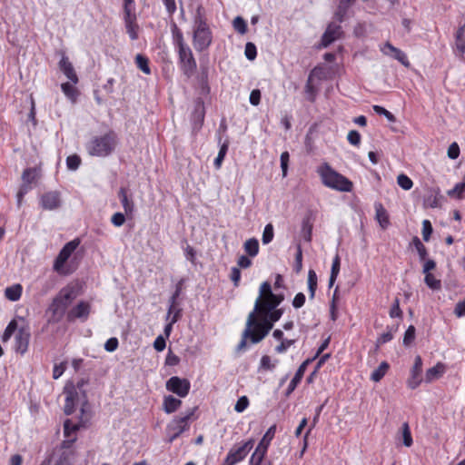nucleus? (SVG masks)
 Listing matches in <instances>:
<instances>
[{
	"label": "nucleus",
	"instance_id": "nucleus-1",
	"mask_svg": "<svg viewBox=\"0 0 465 465\" xmlns=\"http://www.w3.org/2000/svg\"><path fill=\"white\" fill-rule=\"evenodd\" d=\"M260 306V302H255L253 310L249 313L241 341L235 348L236 352L245 351L248 341L252 344L261 342L273 328L274 322L265 314H261Z\"/></svg>",
	"mask_w": 465,
	"mask_h": 465
},
{
	"label": "nucleus",
	"instance_id": "nucleus-2",
	"mask_svg": "<svg viewBox=\"0 0 465 465\" xmlns=\"http://www.w3.org/2000/svg\"><path fill=\"white\" fill-rule=\"evenodd\" d=\"M76 297L77 292L74 286L67 285L62 288L53 298L46 310V314L48 315L47 323L56 324L60 322L65 313H67V308Z\"/></svg>",
	"mask_w": 465,
	"mask_h": 465
},
{
	"label": "nucleus",
	"instance_id": "nucleus-3",
	"mask_svg": "<svg viewBox=\"0 0 465 465\" xmlns=\"http://www.w3.org/2000/svg\"><path fill=\"white\" fill-rule=\"evenodd\" d=\"M212 32L206 22L205 10L203 5H198L193 15V40L195 50L203 51L212 43Z\"/></svg>",
	"mask_w": 465,
	"mask_h": 465
},
{
	"label": "nucleus",
	"instance_id": "nucleus-4",
	"mask_svg": "<svg viewBox=\"0 0 465 465\" xmlns=\"http://www.w3.org/2000/svg\"><path fill=\"white\" fill-rule=\"evenodd\" d=\"M322 183L331 189L342 193H350L353 183L347 177L335 171L328 163H323L317 168Z\"/></svg>",
	"mask_w": 465,
	"mask_h": 465
},
{
	"label": "nucleus",
	"instance_id": "nucleus-5",
	"mask_svg": "<svg viewBox=\"0 0 465 465\" xmlns=\"http://www.w3.org/2000/svg\"><path fill=\"white\" fill-rule=\"evenodd\" d=\"M58 68L68 80L61 84L63 94L72 104H76L81 92L76 86L79 84V77L73 64L69 60H59Z\"/></svg>",
	"mask_w": 465,
	"mask_h": 465
},
{
	"label": "nucleus",
	"instance_id": "nucleus-6",
	"mask_svg": "<svg viewBox=\"0 0 465 465\" xmlns=\"http://www.w3.org/2000/svg\"><path fill=\"white\" fill-rule=\"evenodd\" d=\"M118 143V136L114 130H109L101 136L94 137L87 144V151L90 155L106 157L115 149Z\"/></svg>",
	"mask_w": 465,
	"mask_h": 465
},
{
	"label": "nucleus",
	"instance_id": "nucleus-7",
	"mask_svg": "<svg viewBox=\"0 0 465 465\" xmlns=\"http://www.w3.org/2000/svg\"><path fill=\"white\" fill-rule=\"evenodd\" d=\"M198 410V407H193L189 410L185 415L179 417L175 416L171 422L167 425L166 430L168 434V442L172 443L177 438L181 436L184 431L190 429L189 421L194 420L197 419L195 416V412Z\"/></svg>",
	"mask_w": 465,
	"mask_h": 465
},
{
	"label": "nucleus",
	"instance_id": "nucleus-8",
	"mask_svg": "<svg viewBox=\"0 0 465 465\" xmlns=\"http://www.w3.org/2000/svg\"><path fill=\"white\" fill-rule=\"evenodd\" d=\"M283 300L284 295L282 293H273L271 283L269 282H263L260 286V294L255 302H260L261 306L272 311V309L278 308Z\"/></svg>",
	"mask_w": 465,
	"mask_h": 465
},
{
	"label": "nucleus",
	"instance_id": "nucleus-9",
	"mask_svg": "<svg viewBox=\"0 0 465 465\" xmlns=\"http://www.w3.org/2000/svg\"><path fill=\"white\" fill-rule=\"evenodd\" d=\"M81 241L79 238H75L68 242H66L63 248L60 250L58 255L56 256L54 262V271L62 275H66L71 273L72 272L69 270H64V264L71 257L73 252L77 249L80 245Z\"/></svg>",
	"mask_w": 465,
	"mask_h": 465
},
{
	"label": "nucleus",
	"instance_id": "nucleus-10",
	"mask_svg": "<svg viewBox=\"0 0 465 465\" xmlns=\"http://www.w3.org/2000/svg\"><path fill=\"white\" fill-rule=\"evenodd\" d=\"M134 0H124V20L126 32L132 40L138 38L139 25L136 22Z\"/></svg>",
	"mask_w": 465,
	"mask_h": 465
},
{
	"label": "nucleus",
	"instance_id": "nucleus-11",
	"mask_svg": "<svg viewBox=\"0 0 465 465\" xmlns=\"http://www.w3.org/2000/svg\"><path fill=\"white\" fill-rule=\"evenodd\" d=\"M254 440L250 439L247 441L234 445L228 452L223 465H235L243 460L251 450L253 448Z\"/></svg>",
	"mask_w": 465,
	"mask_h": 465
},
{
	"label": "nucleus",
	"instance_id": "nucleus-12",
	"mask_svg": "<svg viewBox=\"0 0 465 465\" xmlns=\"http://www.w3.org/2000/svg\"><path fill=\"white\" fill-rule=\"evenodd\" d=\"M168 391L176 394L180 398L186 397L191 389V382L186 378L172 376L165 383Z\"/></svg>",
	"mask_w": 465,
	"mask_h": 465
},
{
	"label": "nucleus",
	"instance_id": "nucleus-13",
	"mask_svg": "<svg viewBox=\"0 0 465 465\" xmlns=\"http://www.w3.org/2000/svg\"><path fill=\"white\" fill-rule=\"evenodd\" d=\"M205 118V106L203 98L194 100L193 111L191 114L192 130L196 134L203 127Z\"/></svg>",
	"mask_w": 465,
	"mask_h": 465
},
{
	"label": "nucleus",
	"instance_id": "nucleus-14",
	"mask_svg": "<svg viewBox=\"0 0 465 465\" xmlns=\"http://www.w3.org/2000/svg\"><path fill=\"white\" fill-rule=\"evenodd\" d=\"M91 304L85 301H80L75 306L69 310L66 313V321L68 322H74L79 319L82 322H85L91 313Z\"/></svg>",
	"mask_w": 465,
	"mask_h": 465
},
{
	"label": "nucleus",
	"instance_id": "nucleus-15",
	"mask_svg": "<svg viewBox=\"0 0 465 465\" xmlns=\"http://www.w3.org/2000/svg\"><path fill=\"white\" fill-rule=\"evenodd\" d=\"M31 333L28 326L20 327L15 337V351L17 353L25 354L29 346Z\"/></svg>",
	"mask_w": 465,
	"mask_h": 465
},
{
	"label": "nucleus",
	"instance_id": "nucleus-16",
	"mask_svg": "<svg viewBox=\"0 0 465 465\" xmlns=\"http://www.w3.org/2000/svg\"><path fill=\"white\" fill-rule=\"evenodd\" d=\"M40 205L44 210H57L62 205L61 193L50 191L43 193L40 197Z\"/></svg>",
	"mask_w": 465,
	"mask_h": 465
},
{
	"label": "nucleus",
	"instance_id": "nucleus-17",
	"mask_svg": "<svg viewBox=\"0 0 465 465\" xmlns=\"http://www.w3.org/2000/svg\"><path fill=\"white\" fill-rule=\"evenodd\" d=\"M325 63L315 66L309 74L313 79L327 80L331 79L335 74V69L331 64L334 60H325Z\"/></svg>",
	"mask_w": 465,
	"mask_h": 465
},
{
	"label": "nucleus",
	"instance_id": "nucleus-18",
	"mask_svg": "<svg viewBox=\"0 0 465 465\" xmlns=\"http://www.w3.org/2000/svg\"><path fill=\"white\" fill-rule=\"evenodd\" d=\"M342 35L341 26L340 23H330L322 36L321 45L323 47L328 46L335 40L339 39Z\"/></svg>",
	"mask_w": 465,
	"mask_h": 465
},
{
	"label": "nucleus",
	"instance_id": "nucleus-19",
	"mask_svg": "<svg viewBox=\"0 0 465 465\" xmlns=\"http://www.w3.org/2000/svg\"><path fill=\"white\" fill-rule=\"evenodd\" d=\"M421 372L422 359L420 355H417L414 359V364L411 370V375L407 381L409 388L414 390L421 383Z\"/></svg>",
	"mask_w": 465,
	"mask_h": 465
},
{
	"label": "nucleus",
	"instance_id": "nucleus-20",
	"mask_svg": "<svg viewBox=\"0 0 465 465\" xmlns=\"http://www.w3.org/2000/svg\"><path fill=\"white\" fill-rule=\"evenodd\" d=\"M64 393L66 395L64 412L65 415H71L74 413L76 406V402L78 401V392L75 387H72L69 389L67 386L64 388Z\"/></svg>",
	"mask_w": 465,
	"mask_h": 465
},
{
	"label": "nucleus",
	"instance_id": "nucleus-21",
	"mask_svg": "<svg viewBox=\"0 0 465 465\" xmlns=\"http://www.w3.org/2000/svg\"><path fill=\"white\" fill-rule=\"evenodd\" d=\"M312 361H314V358L307 359L299 366L298 370L296 371V372L294 374V377L292 379V381H291V382H290V384H289V386H288V388L286 390V392H285L286 396L291 395L294 391V390L296 389L298 384L302 380V377H303V375L305 373L307 366Z\"/></svg>",
	"mask_w": 465,
	"mask_h": 465
},
{
	"label": "nucleus",
	"instance_id": "nucleus-22",
	"mask_svg": "<svg viewBox=\"0 0 465 465\" xmlns=\"http://www.w3.org/2000/svg\"><path fill=\"white\" fill-rule=\"evenodd\" d=\"M174 42L179 51V58H193L192 51L190 47L184 44L183 34L180 31L174 34Z\"/></svg>",
	"mask_w": 465,
	"mask_h": 465
},
{
	"label": "nucleus",
	"instance_id": "nucleus-23",
	"mask_svg": "<svg viewBox=\"0 0 465 465\" xmlns=\"http://www.w3.org/2000/svg\"><path fill=\"white\" fill-rule=\"evenodd\" d=\"M118 197L123 205L125 214L132 215L134 210V203L132 199H129L127 195V189L121 187L120 190L118 191Z\"/></svg>",
	"mask_w": 465,
	"mask_h": 465
},
{
	"label": "nucleus",
	"instance_id": "nucleus-24",
	"mask_svg": "<svg viewBox=\"0 0 465 465\" xmlns=\"http://www.w3.org/2000/svg\"><path fill=\"white\" fill-rule=\"evenodd\" d=\"M182 405V401L173 397V395H167L163 397V410L167 413L171 414L175 412Z\"/></svg>",
	"mask_w": 465,
	"mask_h": 465
},
{
	"label": "nucleus",
	"instance_id": "nucleus-25",
	"mask_svg": "<svg viewBox=\"0 0 465 465\" xmlns=\"http://www.w3.org/2000/svg\"><path fill=\"white\" fill-rule=\"evenodd\" d=\"M314 79L312 76H308L307 82L304 86V94L306 100L311 103H314L316 101L318 95V87L313 83Z\"/></svg>",
	"mask_w": 465,
	"mask_h": 465
},
{
	"label": "nucleus",
	"instance_id": "nucleus-26",
	"mask_svg": "<svg viewBox=\"0 0 465 465\" xmlns=\"http://www.w3.org/2000/svg\"><path fill=\"white\" fill-rule=\"evenodd\" d=\"M313 223L311 215H307L302 222V235L305 242H311L312 238Z\"/></svg>",
	"mask_w": 465,
	"mask_h": 465
},
{
	"label": "nucleus",
	"instance_id": "nucleus-27",
	"mask_svg": "<svg viewBox=\"0 0 465 465\" xmlns=\"http://www.w3.org/2000/svg\"><path fill=\"white\" fill-rule=\"evenodd\" d=\"M355 0H340L337 10L334 14L339 23L343 22L348 9L354 4Z\"/></svg>",
	"mask_w": 465,
	"mask_h": 465
},
{
	"label": "nucleus",
	"instance_id": "nucleus-28",
	"mask_svg": "<svg viewBox=\"0 0 465 465\" xmlns=\"http://www.w3.org/2000/svg\"><path fill=\"white\" fill-rule=\"evenodd\" d=\"M275 432H276V425L273 424L267 430V431L265 432V434L263 435V437L262 438V440H260V442L258 443L256 448H259L262 450L268 451V448L271 444V441L274 438Z\"/></svg>",
	"mask_w": 465,
	"mask_h": 465
},
{
	"label": "nucleus",
	"instance_id": "nucleus-29",
	"mask_svg": "<svg viewBox=\"0 0 465 465\" xmlns=\"http://www.w3.org/2000/svg\"><path fill=\"white\" fill-rule=\"evenodd\" d=\"M266 454L267 451L256 448L254 452L251 456L249 461L250 465H265L267 463H272L271 460L265 459Z\"/></svg>",
	"mask_w": 465,
	"mask_h": 465
},
{
	"label": "nucleus",
	"instance_id": "nucleus-30",
	"mask_svg": "<svg viewBox=\"0 0 465 465\" xmlns=\"http://www.w3.org/2000/svg\"><path fill=\"white\" fill-rule=\"evenodd\" d=\"M444 369V364L441 362H438L432 368L428 369L425 376L426 381L430 382L433 380L440 378L443 374Z\"/></svg>",
	"mask_w": 465,
	"mask_h": 465
},
{
	"label": "nucleus",
	"instance_id": "nucleus-31",
	"mask_svg": "<svg viewBox=\"0 0 465 465\" xmlns=\"http://www.w3.org/2000/svg\"><path fill=\"white\" fill-rule=\"evenodd\" d=\"M376 218L380 225L385 229L388 227L390 221L387 211L384 209L381 203H375Z\"/></svg>",
	"mask_w": 465,
	"mask_h": 465
},
{
	"label": "nucleus",
	"instance_id": "nucleus-32",
	"mask_svg": "<svg viewBox=\"0 0 465 465\" xmlns=\"http://www.w3.org/2000/svg\"><path fill=\"white\" fill-rule=\"evenodd\" d=\"M381 51L386 56H390L391 58H405V54L398 48L392 46L390 43H386L382 47H381Z\"/></svg>",
	"mask_w": 465,
	"mask_h": 465
},
{
	"label": "nucleus",
	"instance_id": "nucleus-33",
	"mask_svg": "<svg viewBox=\"0 0 465 465\" xmlns=\"http://www.w3.org/2000/svg\"><path fill=\"white\" fill-rule=\"evenodd\" d=\"M317 274L314 270L310 269L308 272V290L310 293V299L313 300L317 290Z\"/></svg>",
	"mask_w": 465,
	"mask_h": 465
},
{
	"label": "nucleus",
	"instance_id": "nucleus-34",
	"mask_svg": "<svg viewBox=\"0 0 465 465\" xmlns=\"http://www.w3.org/2000/svg\"><path fill=\"white\" fill-rule=\"evenodd\" d=\"M74 450H64L59 455L54 465H74Z\"/></svg>",
	"mask_w": 465,
	"mask_h": 465
},
{
	"label": "nucleus",
	"instance_id": "nucleus-35",
	"mask_svg": "<svg viewBox=\"0 0 465 465\" xmlns=\"http://www.w3.org/2000/svg\"><path fill=\"white\" fill-rule=\"evenodd\" d=\"M390 369V365L387 361H382L377 369H375L371 374V380L378 382L380 381L387 373Z\"/></svg>",
	"mask_w": 465,
	"mask_h": 465
},
{
	"label": "nucleus",
	"instance_id": "nucleus-36",
	"mask_svg": "<svg viewBox=\"0 0 465 465\" xmlns=\"http://www.w3.org/2000/svg\"><path fill=\"white\" fill-rule=\"evenodd\" d=\"M261 314H265L271 321H272L274 323L278 322L281 317L282 316L284 310L282 308H275L272 311H269L268 309H264L262 306H260Z\"/></svg>",
	"mask_w": 465,
	"mask_h": 465
},
{
	"label": "nucleus",
	"instance_id": "nucleus-37",
	"mask_svg": "<svg viewBox=\"0 0 465 465\" xmlns=\"http://www.w3.org/2000/svg\"><path fill=\"white\" fill-rule=\"evenodd\" d=\"M5 297L12 302L18 301L22 295V287L20 284H15L7 287L5 291Z\"/></svg>",
	"mask_w": 465,
	"mask_h": 465
},
{
	"label": "nucleus",
	"instance_id": "nucleus-38",
	"mask_svg": "<svg viewBox=\"0 0 465 465\" xmlns=\"http://www.w3.org/2000/svg\"><path fill=\"white\" fill-rule=\"evenodd\" d=\"M325 406V403L318 406L315 410V415L312 419V422L310 426V428L308 429V430L306 431L305 435H304V446H303V449H302V453L306 450L307 448V438H308V435L310 434V432L312 431V430L316 426V424L318 423L319 421V418H320V415L323 410Z\"/></svg>",
	"mask_w": 465,
	"mask_h": 465
},
{
	"label": "nucleus",
	"instance_id": "nucleus-39",
	"mask_svg": "<svg viewBox=\"0 0 465 465\" xmlns=\"http://www.w3.org/2000/svg\"><path fill=\"white\" fill-rule=\"evenodd\" d=\"M464 193H465V174L463 177V181L461 183H456L455 186L451 190L448 191V195L450 197L462 199Z\"/></svg>",
	"mask_w": 465,
	"mask_h": 465
},
{
	"label": "nucleus",
	"instance_id": "nucleus-40",
	"mask_svg": "<svg viewBox=\"0 0 465 465\" xmlns=\"http://www.w3.org/2000/svg\"><path fill=\"white\" fill-rule=\"evenodd\" d=\"M244 251L252 257L259 252V242L255 238H251L244 242Z\"/></svg>",
	"mask_w": 465,
	"mask_h": 465
},
{
	"label": "nucleus",
	"instance_id": "nucleus-41",
	"mask_svg": "<svg viewBox=\"0 0 465 465\" xmlns=\"http://www.w3.org/2000/svg\"><path fill=\"white\" fill-rule=\"evenodd\" d=\"M397 326L396 327H390V326H387V331L386 332H383L382 334H381L377 341H376V347L379 348L381 345L386 343V342H389L391 341L392 339H393V334L392 332L393 331H397Z\"/></svg>",
	"mask_w": 465,
	"mask_h": 465
},
{
	"label": "nucleus",
	"instance_id": "nucleus-42",
	"mask_svg": "<svg viewBox=\"0 0 465 465\" xmlns=\"http://www.w3.org/2000/svg\"><path fill=\"white\" fill-rule=\"evenodd\" d=\"M82 427L81 423H73L70 419H66L64 422V435L65 438H70L71 434L75 433Z\"/></svg>",
	"mask_w": 465,
	"mask_h": 465
},
{
	"label": "nucleus",
	"instance_id": "nucleus-43",
	"mask_svg": "<svg viewBox=\"0 0 465 465\" xmlns=\"http://www.w3.org/2000/svg\"><path fill=\"white\" fill-rule=\"evenodd\" d=\"M412 243L418 252L420 261H425L428 256V251L425 245L421 242L419 237L415 236L412 240Z\"/></svg>",
	"mask_w": 465,
	"mask_h": 465
},
{
	"label": "nucleus",
	"instance_id": "nucleus-44",
	"mask_svg": "<svg viewBox=\"0 0 465 465\" xmlns=\"http://www.w3.org/2000/svg\"><path fill=\"white\" fill-rule=\"evenodd\" d=\"M424 282L426 285L431 289V290H440L441 288V282L440 280H438L435 278V276L432 273H424Z\"/></svg>",
	"mask_w": 465,
	"mask_h": 465
},
{
	"label": "nucleus",
	"instance_id": "nucleus-45",
	"mask_svg": "<svg viewBox=\"0 0 465 465\" xmlns=\"http://www.w3.org/2000/svg\"><path fill=\"white\" fill-rule=\"evenodd\" d=\"M37 178V173L35 168H25L22 173V180L24 183L31 184L35 183Z\"/></svg>",
	"mask_w": 465,
	"mask_h": 465
},
{
	"label": "nucleus",
	"instance_id": "nucleus-46",
	"mask_svg": "<svg viewBox=\"0 0 465 465\" xmlns=\"http://www.w3.org/2000/svg\"><path fill=\"white\" fill-rule=\"evenodd\" d=\"M182 69L183 70L184 74L190 77L194 71L196 70V61L195 60H180Z\"/></svg>",
	"mask_w": 465,
	"mask_h": 465
},
{
	"label": "nucleus",
	"instance_id": "nucleus-47",
	"mask_svg": "<svg viewBox=\"0 0 465 465\" xmlns=\"http://www.w3.org/2000/svg\"><path fill=\"white\" fill-rule=\"evenodd\" d=\"M302 269V249L300 243L296 245L295 261L293 265V271L299 273Z\"/></svg>",
	"mask_w": 465,
	"mask_h": 465
},
{
	"label": "nucleus",
	"instance_id": "nucleus-48",
	"mask_svg": "<svg viewBox=\"0 0 465 465\" xmlns=\"http://www.w3.org/2000/svg\"><path fill=\"white\" fill-rule=\"evenodd\" d=\"M17 330V322H15V320H12L6 326L2 335V341H7Z\"/></svg>",
	"mask_w": 465,
	"mask_h": 465
},
{
	"label": "nucleus",
	"instance_id": "nucleus-49",
	"mask_svg": "<svg viewBox=\"0 0 465 465\" xmlns=\"http://www.w3.org/2000/svg\"><path fill=\"white\" fill-rule=\"evenodd\" d=\"M416 337V329L413 325H410L408 329L406 330L404 336H403V345L404 346H410Z\"/></svg>",
	"mask_w": 465,
	"mask_h": 465
},
{
	"label": "nucleus",
	"instance_id": "nucleus-50",
	"mask_svg": "<svg viewBox=\"0 0 465 465\" xmlns=\"http://www.w3.org/2000/svg\"><path fill=\"white\" fill-rule=\"evenodd\" d=\"M82 163L81 157L78 154H72L66 158V166L71 171H75L79 168Z\"/></svg>",
	"mask_w": 465,
	"mask_h": 465
},
{
	"label": "nucleus",
	"instance_id": "nucleus-51",
	"mask_svg": "<svg viewBox=\"0 0 465 465\" xmlns=\"http://www.w3.org/2000/svg\"><path fill=\"white\" fill-rule=\"evenodd\" d=\"M403 444L406 447H411L413 443L410 426L407 422H404L401 426Z\"/></svg>",
	"mask_w": 465,
	"mask_h": 465
},
{
	"label": "nucleus",
	"instance_id": "nucleus-52",
	"mask_svg": "<svg viewBox=\"0 0 465 465\" xmlns=\"http://www.w3.org/2000/svg\"><path fill=\"white\" fill-rule=\"evenodd\" d=\"M31 190V184L24 182L22 183L16 194L18 207L21 206L25 195L27 194Z\"/></svg>",
	"mask_w": 465,
	"mask_h": 465
},
{
	"label": "nucleus",
	"instance_id": "nucleus-53",
	"mask_svg": "<svg viewBox=\"0 0 465 465\" xmlns=\"http://www.w3.org/2000/svg\"><path fill=\"white\" fill-rule=\"evenodd\" d=\"M273 236H274V232H273L272 224V223L266 224L264 227L263 232H262V243L263 244L270 243L272 241Z\"/></svg>",
	"mask_w": 465,
	"mask_h": 465
},
{
	"label": "nucleus",
	"instance_id": "nucleus-54",
	"mask_svg": "<svg viewBox=\"0 0 465 465\" xmlns=\"http://www.w3.org/2000/svg\"><path fill=\"white\" fill-rule=\"evenodd\" d=\"M184 279H181L175 285V290L172 296L169 299V303H177L179 302V297L183 292V284H184Z\"/></svg>",
	"mask_w": 465,
	"mask_h": 465
},
{
	"label": "nucleus",
	"instance_id": "nucleus-55",
	"mask_svg": "<svg viewBox=\"0 0 465 465\" xmlns=\"http://www.w3.org/2000/svg\"><path fill=\"white\" fill-rule=\"evenodd\" d=\"M397 183L400 187H401L403 190H411L413 186V182L411 179L407 176L406 174H400L397 177Z\"/></svg>",
	"mask_w": 465,
	"mask_h": 465
},
{
	"label": "nucleus",
	"instance_id": "nucleus-56",
	"mask_svg": "<svg viewBox=\"0 0 465 465\" xmlns=\"http://www.w3.org/2000/svg\"><path fill=\"white\" fill-rule=\"evenodd\" d=\"M182 316V310H177L174 312V315L172 316L171 322L167 323L164 327L163 332L164 335L168 338L171 334V331L173 330V325L179 321V319Z\"/></svg>",
	"mask_w": 465,
	"mask_h": 465
},
{
	"label": "nucleus",
	"instance_id": "nucleus-57",
	"mask_svg": "<svg viewBox=\"0 0 465 465\" xmlns=\"http://www.w3.org/2000/svg\"><path fill=\"white\" fill-rule=\"evenodd\" d=\"M232 25L234 30L242 35L247 32V24L245 20L241 16H237L234 18Z\"/></svg>",
	"mask_w": 465,
	"mask_h": 465
},
{
	"label": "nucleus",
	"instance_id": "nucleus-58",
	"mask_svg": "<svg viewBox=\"0 0 465 465\" xmlns=\"http://www.w3.org/2000/svg\"><path fill=\"white\" fill-rule=\"evenodd\" d=\"M277 362L278 361L276 360L275 363H272L270 356L263 355L261 359L259 369L263 371H272Z\"/></svg>",
	"mask_w": 465,
	"mask_h": 465
},
{
	"label": "nucleus",
	"instance_id": "nucleus-59",
	"mask_svg": "<svg viewBox=\"0 0 465 465\" xmlns=\"http://www.w3.org/2000/svg\"><path fill=\"white\" fill-rule=\"evenodd\" d=\"M296 342L295 339H286L283 338L281 341V343L275 347V351L277 353H283L285 352L292 345H293Z\"/></svg>",
	"mask_w": 465,
	"mask_h": 465
},
{
	"label": "nucleus",
	"instance_id": "nucleus-60",
	"mask_svg": "<svg viewBox=\"0 0 465 465\" xmlns=\"http://www.w3.org/2000/svg\"><path fill=\"white\" fill-rule=\"evenodd\" d=\"M390 316L391 318H400V319L402 318L403 312H402L401 309L400 308L399 298L394 299L391 308L390 310Z\"/></svg>",
	"mask_w": 465,
	"mask_h": 465
},
{
	"label": "nucleus",
	"instance_id": "nucleus-61",
	"mask_svg": "<svg viewBox=\"0 0 465 465\" xmlns=\"http://www.w3.org/2000/svg\"><path fill=\"white\" fill-rule=\"evenodd\" d=\"M433 232L432 225L429 220L422 222V237L425 242L430 239V235Z\"/></svg>",
	"mask_w": 465,
	"mask_h": 465
},
{
	"label": "nucleus",
	"instance_id": "nucleus-62",
	"mask_svg": "<svg viewBox=\"0 0 465 465\" xmlns=\"http://www.w3.org/2000/svg\"><path fill=\"white\" fill-rule=\"evenodd\" d=\"M281 168L282 172V176L286 177L288 173V165H289V160H290V154L287 151L282 153L281 154Z\"/></svg>",
	"mask_w": 465,
	"mask_h": 465
},
{
	"label": "nucleus",
	"instance_id": "nucleus-63",
	"mask_svg": "<svg viewBox=\"0 0 465 465\" xmlns=\"http://www.w3.org/2000/svg\"><path fill=\"white\" fill-rule=\"evenodd\" d=\"M249 403L250 402H249V399L247 396L240 397L234 406L235 411H237L239 413L244 411L247 409V407L249 406Z\"/></svg>",
	"mask_w": 465,
	"mask_h": 465
},
{
	"label": "nucleus",
	"instance_id": "nucleus-64",
	"mask_svg": "<svg viewBox=\"0 0 465 465\" xmlns=\"http://www.w3.org/2000/svg\"><path fill=\"white\" fill-rule=\"evenodd\" d=\"M373 110L379 115H384L390 122H395V116L387 109L380 105H373Z\"/></svg>",
	"mask_w": 465,
	"mask_h": 465
}]
</instances>
